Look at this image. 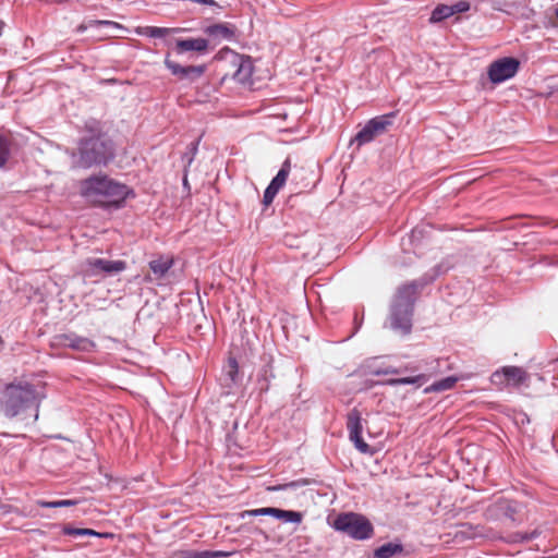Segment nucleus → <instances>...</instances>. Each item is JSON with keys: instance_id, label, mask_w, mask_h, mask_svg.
<instances>
[{"instance_id": "f257e3e1", "label": "nucleus", "mask_w": 558, "mask_h": 558, "mask_svg": "<svg viewBox=\"0 0 558 558\" xmlns=\"http://www.w3.org/2000/svg\"><path fill=\"white\" fill-rule=\"evenodd\" d=\"M83 130L85 134L80 138L77 148L72 154L74 163L84 169L107 166L114 158V145L104 132L101 123L89 120Z\"/></svg>"}, {"instance_id": "f03ea898", "label": "nucleus", "mask_w": 558, "mask_h": 558, "mask_svg": "<svg viewBox=\"0 0 558 558\" xmlns=\"http://www.w3.org/2000/svg\"><path fill=\"white\" fill-rule=\"evenodd\" d=\"M80 194L89 204L102 208H121L133 190L108 174H93L78 184Z\"/></svg>"}, {"instance_id": "7ed1b4c3", "label": "nucleus", "mask_w": 558, "mask_h": 558, "mask_svg": "<svg viewBox=\"0 0 558 558\" xmlns=\"http://www.w3.org/2000/svg\"><path fill=\"white\" fill-rule=\"evenodd\" d=\"M40 396L28 383L8 384L0 396V408L7 417L13 418L34 408V418H38Z\"/></svg>"}, {"instance_id": "20e7f679", "label": "nucleus", "mask_w": 558, "mask_h": 558, "mask_svg": "<svg viewBox=\"0 0 558 558\" xmlns=\"http://www.w3.org/2000/svg\"><path fill=\"white\" fill-rule=\"evenodd\" d=\"M333 527L360 541L371 538L374 534V527L371 521L366 517L355 512L339 514L333 521Z\"/></svg>"}, {"instance_id": "39448f33", "label": "nucleus", "mask_w": 558, "mask_h": 558, "mask_svg": "<svg viewBox=\"0 0 558 558\" xmlns=\"http://www.w3.org/2000/svg\"><path fill=\"white\" fill-rule=\"evenodd\" d=\"M523 505L519 501L499 498L485 510V517L489 520L508 519L514 523L523 521Z\"/></svg>"}, {"instance_id": "423d86ee", "label": "nucleus", "mask_w": 558, "mask_h": 558, "mask_svg": "<svg viewBox=\"0 0 558 558\" xmlns=\"http://www.w3.org/2000/svg\"><path fill=\"white\" fill-rule=\"evenodd\" d=\"M397 112H390L387 114L378 116L371 119L365 126L357 132L354 137V141L359 146L371 143L378 135L384 134L387 129L392 125L393 119L396 118Z\"/></svg>"}, {"instance_id": "0eeeda50", "label": "nucleus", "mask_w": 558, "mask_h": 558, "mask_svg": "<svg viewBox=\"0 0 558 558\" xmlns=\"http://www.w3.org/2000/svg\"><path fill=\"white\" fill-rule=\"evenodd\" d=\"M529 379L527 373L518 366H505L492 374L493 385L505 388L509 386L519 387Z\"/></svg>"}, {"instance_id": "6e6552de", "label": "nucleus", "mask_w": 558, "mask_h": 558, "mask_svg": "<svg viewBox=\"0 0 558 558\" xmlns=\"http://www.w3.org/2000/svg\"><path fill=\"white\" fill-rule=\"evenodd\" d=\"M519 66L520 62L515 58L505 57L490 63L487 74L493 83L498 84L513 77Z\"/></svg>"}, {"instance_id": "1a4fd4ad", "label": "nucleus", "mask_w": 558, "mask_h": 558, "mask_svg": "<svg viewBox=\"0 0 558 558\" xmlns=\"http://www.w3.org/2000/svg\"><path fill=\"white\" fill-rule=\"evenodd\" d=\"M347 428L350 440L353 441L355 448L362 453H373L369 445L362 438V416L357 409H352L347 416Z\"/></svg>"}, {"instance_id": "9d476101", "label": "nucleus", "mask_w": 558, "mask_h": 558, "mask_svg": "<svg viewBox=\"0 0 558 558\" xmlns=\"http://www.w3.org/2000/svg\"><path fill=\"white\" fill-rule=\"evenodd\" d=\"M423 284L412 281L400 286L395 294L391 306L413 311L414 302Z\"/></svg>"}, {"instance_id": "9b49d317", "label": "nucleus", "mask_w": 558, "mask_h": 558, "mask_svg": "<svg viewBox=\"0 0 558 558\" xmlns=\"http://www.w3.org/2000/svg\"><path fill=\"white\" fill-rule=\"evenodd\" d=\"M232 63L236 68L233 73L234 80L243 85L253 86L256 77L252 58L248 56L235 54Z\"/></svg>"}, {"instance_id": "f8f14e48", "label": "nucleus", "mask_w": 558, "mask_h": 558, "mask_svg": "<svg viewBox=\"0 0 558 558\" xmlns=\"http://www.w3.org/2000/svg\"><path fill=\"white\" fill-rule=\"evenodd\" d=\"M87 271L90 275H98L100 272H105L108 275L119 274L126 268V263L124 260H109L105 258H88L85 262Z\"/></svg>"}, {"instance_id": "ddd939ff", "label": "nucleus", "mask_w": 558, "mask_h": 558, "mask_svg": "<svg viewBox=\"0 0 558 558\" xmlns=\"http://www.w3.org/2000/svg\"><path fill=\"white\" fill-rule=\"evenodd\" d=\"M250 517H258V515H271L277 519L284 520L286 522L300 523L302 521V513L292 510H282L279 508H259L253 510H245L241 513V518Z\"/></svg>"}, {"instance_id": "4468645a", "label": "nucleus", "mask_w": 558, "mask_h": 558, "mask_svg": "<svg viewBox=\"0 0 558 558\" xmlns=\"http://www.w3.org/2000/svg\"><path fill=\"white\" fill-rule=\"evenodd\" d=\"M165 65L171 72L172 75L180 80L195 81L199 78L206 70L205 65H187L183 66L175 61H172L169 56L165 59Z\"/></svg>"}, {"instance_id": "2eb2a0df", "label": "nucleus", "mask_w": 558, "mask_h": 558, "mask_svg": "<svg viewBox=\"0 0 558 558\" xmlns=\"http://www.w3.org/2000/svg\"><path fill=\"white\" fill-rule=\"evenodd\" d=\"M413 311L391 306L389 326L400 335H409L412 329Z\"/></svg>"}, {"instance_id": "dca6fc26", "label": "nucleus", "mask_w": 558, "mask_h": 558, "mask_svg": "<svg viewBox=\"0 0 558 558\" xmlns=\"http://www.w3.org/2000/svg\"><path fill=\"white\" fill-rule=\"evenodd\" d=\"M173 264L174 259L172 256L159 255L148 263L150 272L145 276L144 280L153 282L163 279Z\"/></svg>"}, {"instance_id": "f3484780", "label": "nucleus", "mask_w": 558, "mask_h": 558, "mask_svg": "<svg viewBox=\"0 0 558 558\" xmlns=\"http://www.w3.org/2000/svg\"><path fill=\"white\" fill-rule=\"evenodd\" d=\"M58 345L71 348L77 351H90L95 343L88 338L76 336L75 333H63L54 337Z\"/></svg>"}, {"instance_id": "a211bd4d", "label": "nucleus", "mask_w": 558, "mask_h": 558, "mask_svg": "<svg viewBox=\"0 0 558 558\" xmlns=\"http://www.w3.org/2000/svg\"><path fill=\"white\" fill-rule=\"evenodd\" d=\"M204 33L214 40H233L235 38L236 27L231 23H216L207 26Z\"/></svg>"}, {"instance_id": "6ab92c4d", "label": "nucleus", "mask_w": 558, "mask_h": 558, "mask_svg": "<svg viewBox=\"0 0 558 558\" xmlns=\"http://www.w3.org/2000/svg\"><path fill=\"white\" fill-rule=\"evenodd\" d=\"M208 48V40L205 38H187L178 39L175 43V51L183 53L185 51L205 52Z\"/></svg>"}, {"instance_id": "aec40b11", "label": "nucleus", "mask_w": 558, "mask_h": 558, "mask_svg": "<svg viewBox=\"0 0 558 558\" xmlns=\"http://www.w3.org/2000/svg\"><path fill=\"white\" fill-rule=\"evenodd\" d=\"M490 537L492 539H501L500 535L494 534L489 535L483 532V527L480 525H472L470 523H463L459 526V530L456 533V537L461 538H475V537Z\"/></svg>"}, {"instance_id": "412c9836", "label": "nucleus", "mask_w": 558, "mask_h": 558, "mask_svg": "<svg viewBox=\"0 0 558 558\" xmlns=\"http://www.w3.org/2000/svg\"><path fill=\"white\" fill-rule=\"evenodd\" d=\"M181 28H167V27H157V26H144V27H137L136 34L151 37V38H159L167 36L171 33H178L181 32Z\"/></svg>"}, {"instance_id": "4be33fe9", "label": "nucleus", "mask_w": 558, "mask_h": 558, "mask_svg": "<svg viewBox=\"0 0 558 558\" xmlns=\"http://www.w3.org/2000/svg\"><path fill=\"white\" fill-rule=\"evenodd\" d=\"M403 553V546L401 544L387 543L375 549V558H391L395 555Z\"/></svg>"}, {"instance_id": "5701e85b", "label": "nucleus", "mask_w": 558, "mask_h": 558, "mask_svg": "<svg viewBox=\"0 0 558 558\" xmlns=\"http://www.w3.org/2000/svg\"><path fill=\"white\" fill-rule=\"evenodd\" d=\"M457 381H458L457 377L449 376V377H446V378L440 379L438 381H435L430 386L426 387L424 392L425 393H429V392H439V391L450 390V389H452L454 387Z\"/></svg>"}, {"instance_id": "b1692460", "label": "nucleus", "mask_w": 558, "mask_h": 558, "mask_svg": "<svg viewBox=\"0 0 558 558\" xmlns=\"http://www.w3.org/2000/svg\"><path fill=\"white\" fill-rule=\"evenodd\" d=\"M225 386L231 387L234 385L239 377V364L238 361L234 357H229L227 366H226V374H225Z\"/></svg>"}, {"instance_id": "393cba45", "label": "nucleus", "mask_w": 558, "mask_h": 558, "mask_svg": "<svg viewBox=\"0 0 558 558\" xmlns=\"http://www.w3.org/2000/svg\"><path fill=\"white\" fill-rule=\"evenodd\" d=\"M290 171H291V160H290V158H287L283 161L277 175L271 180L270 183L280 190L286 184Z\"/></svg>"}, {"instance_id": "a878e982", "label": "nucleus", "mask_w": 558, "mask_h": 558, "mask_svg": "<svg viewBox=\"0 0 558 558\" xmlns=\"http://www.w3.org/2000/svg\"><path fill=\"white\" fill-rule=\"evenodd\" d=\"M541 534H542V530L539 527H536L530 533L518 532V533L510 534L506 538V542H508V543H524V542H529V541H532V539L538 537Z\"/></svg>"}, {"instance_id": "bb28decb", "label": "nucleus", "mask_w": 558, "mask_h": 558, "mask_svg": "<svg viewBox=\"0 0 558 558\" xmlns=\"http://www.w3.org/2000/svg\"><path fill=\"white\" fill-rule=\"evenodd\" d=\"M451 15H453V11H451L450 5L439 4L432 12L430 21L440 22Z\"/></svg>"}, {"instance_id": "cd10ccee", "label": "nucleus", "mask_w": 558, "mask_h": 558, "mask_svg": "<svg viewBox=\"0 0 558 558\" xmlns=\"http://www.w3.org/2000/svg\"><path fill=\"white\" fill-rule=\"evenodd\" d=\"M77 504L76 500L72 499H63V500H56V501H46V500H38L37 505L41 508H62V507H72Z\"/></svg>"}, {"instance_id": "c85d7f7f", "label": "nucleus", "mask_w": 558, "mask_h": 558, "mask_svg": "<svg viewBox=\"0 0 558 558\" xmlns=\"http://www.w3.org/2000/svg\"><path fill=\"white\" fill-rule=\"evenodd\" d=\"M10 157V142L3 135H0V169L5 166Z\"/></svg>"}, {"instance_id": "c756f323", "label": "nucleus", "mask_w": 558, "mask_h": 558, "mask_svg": "<svg viewBox=\"0 0 558 558\" xmlns=\"http://www.w3.org/2000/svg\"><path fill=\"white\" fill-rule=\"evenodd\" d=\"M63 534L71 536H98L99 534L92 529H76L69 525L63 527Z\"/></svg>"}, {"instance_id": "7c9ffc66", "label": "nucleus", "mask_w": 558, "mask_h": 558, "mask_svg": "<svg viewBox=\"0 0 558 558\" xmlns=\"http://www.w3.org/2000/svg\"><path fill=\"white\" fill-rule=\"evenodd\" d=\"M425 380H426V376L421 374V375L412 376V377H401V378L390 379L388 383L390 385H409V384H420L421 385Z\"/></svg>"}, {"instance_id": "2f4dec72", "label": "nucleus", "mask_w": 558, "mask_h": 558, "mask_svg": "<svg viewBox=\"0 0 558 558\" xmlns=\"http://www.w3.org/2000/svg\"><path fill=\"white\" fill-rule=\"evenodd\" d=\"M280 190L276 186H274L271 183L266 187L265 192H264V196H263V204L265 206H269L275 196L277 195V193L279 192Z\"/></svg>"}, {"instance_id": "473e14b6", "label": "nucleus", "mask_w": 558, "mask_h": 558, "mask_svg": "<svg viewBox=\"0 0 558 558\" xmlns=\"http://www.w3.org/2000/svg\"><path fill=\"white\" fill-rule=\"evenodd\" d=\"M178 558H206L205 550L196 551V550H180L177 553Z\"/></svg>"}, {"instance_id": "72a5a7b5", "label": "nucleus", "mask_w": 558, "mask_h": 558, "mask_svg": "<svg viewBox=\"0 0 558 558\" xmlns=\"http://www.w3.org/2000/svg\"><path fill=\"white\" fill-rule=\"evenodd\" d=\"M451 11H453V14L456 13H463L470 10V3L465 0L458 1L457 3L450 5Z\"/></svg>"}, {"instance_id": "f704fd0d", "label": "nucleus", "mask_w": 558, "mask_h": 558, "mask_svg": "<svg viewBox=\"0 0 558 558\" xmlns=\"http://www.w3.org/2000/svg\"><path fill=\"white\" fill-rule=\"evenodd\" d=\"M232 553L222 550H205L206 558H226L230 557Z\"/></svg>"}, {"instance_id": "c9c22d12", "label": "nucleus", "mask_w": 558, "mask_h": 558, "mask_svg": "<svg viewBox=\"0 0 558 558\" xmlns=\"http://www.w3.org/2000/svg\"><path fill=\"white\" fill-rule=\"evenodd\" d=\"M553 17H548V25L558 27V3L553 7Z\"/></svg>"}, {"instance_id": "e433bc0d", "label": "nucleus", "mask_w": 558, "mask_h": 558, "mask_svg": "<svg viewBox=\"0 0 558 558\" xmlns=\"http://www.w3.org/2000/svg\"><path fill=\"white\" fill-rule=\"evenodd\" d=\"M95 25H109V26L120 27V25L118 23L112 22V21H99V20H96V21H92L89 23V26H95Z\"/></svg>"}, {"instance_id": "4c0bfd02", "label": "nucleus", "mask_w": 558, "mask_h": 558, "mask_svg": "<svg viewBox=\"0 0 558 558\" xmlns=\"http://www.w3.org/2000/svg\"><path fill=\"white\" fill-rule=\"evenodd\" d=\"M294 485H295L294 483H289V484H284V485L271 486V487H268V490H272V492L281 490V489H284L287 487L294 486Z\"/></svg>"}, {"instance_id": "58836bf2", "label": "nucleus", "mask_w": 558, "mask_h": 558, "mask_svg": "<svg viewBox=\"0 0 558 558\" xmlns=\"http://www.w3.org/2000/svg\"><path fill=\"white\" fill-rule=\"evenodd\" d=\"M399 373V369L397 368H386L384 371H377L376 374H385V375H388V374H398Z\"/></svg>"}, {"instance_id": "ea45409f", "label": "nucleus", "mask_w": 558, "mask_h": 558, "mask_svg": "<svg viewBox=\"0 0 558 558\" xmlns=\"http://www.w3.org/2000/svg\"><path fill=\"white\" fill-rule=\"evenodd\" d=\"M86 25L84 24H81L78 27H77V32H84L86 29Z\"/></svg>"}]
</instances>
